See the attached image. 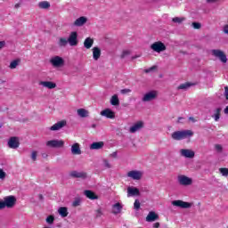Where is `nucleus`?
<instances>
[{
	"label": "nucleus",
	"instance_id": "1a4fd4ad",
	"mask_svg": "<svg viewBox=\"0 0 228 228\" xmlns=\"http://www.w3.org/2000/svg\"><path fill=\"white\" fill-rule=\"evenodd\" d=\"M172 206H175L176 208H181L182 209H190L192 204L190 202L183 201L181 200H173Z\"/></svg>",
	"mask_w": 228,
	"mask_h": 228
},
{
	"label": "nucleus",
	"instance_id": "72a5a7b5",
	"mask_svg": "<svg viewBox=\"0 0 228 228\" xmlns=\"http://www.w3.org/2000/svg\"><path fill=\"white\" fill-rule=\"evenodd\" d=\"M191 86H193V84L187 82L178 86L177 90H188V88H190Z\"/></svg>",
	"mask_w": 228,
	"mask_h": 228
},
{
	"label": "nucleus",
	"instance_id": "052dcab7",
	"mask_svg": "<svg viewBox=\"0 0 228 228\" xmlns=\"http://www.w3.org/2000/svg\"><path fill=\"white\" fill-rule=\"evenodd\" d=\"M14 8H20V4H16L15 5H14Z\"/></svg>",
	"mask_w": 228,
	"mask_h": 228
},
{
	"label": "nucleus",
	"instance_id": "cd10ccee",
	"mask_svg": "<svg viewBox=\"0 0 228 228\" xmlns=\"http://www.w3.org/2000/svg\"><path fill=\"white\" fill-rule=\"evenodd\" d=\"M94 45V38L92 37H86L84 41V47L86 49H91V47Z\"/></svg>",
	"mask_w": 228,
	"mask_h": 228
},
{
	"label": "nucleus",
	"instance_id": "f8f14e48",
	"mask_svg": "<svg viewBox=\"0 0 228 228\" xmlns=\"http://www.w3.org/2000/svg\"><path fill=\"white\" fill-rule=\"evenodd\" d=\"M69 176L73 177L74 179H86L88 177V175L86 172H78V171H71L69 173Z\"/></svg>",
	"mask_w": 228,
	"mask_h": 228
},
{
	"label": "nucleus",
	"instance_id": "13d9d810",
	"mask_svg": "<svg viewBox=\"0 0 228 228\" xmlns=\"http://www.w3.org/2000/svg\"><path fill=\"white\" fill-rule=\"evenodd\" d=\"M153 227H154V228H159V223H155V224H153Z\"/></svg>",
	"mask_w": 228,
	"mask_h": 228
},
{
	"label": "nucleus",
	"instance_id": "6e6d98bb",
	"mask_svg": "<svg viewBox=\"0 0 228 228\" xmlns=\"http://www.w3.org/2000/svg\"><path fill=\"white\" fill-rule=\"evenodd\" d=\"M4 45H6V42L0 41V49H3V47H4Z\"/></svg>",
	"mask_w": 228,
	"mask_h": 228
},
{
	"label": "nucleus",
	"instance_id": "4be33fe9",
	"mask_svg": "<svg viewBox=\"0 0 228 228\" xmlns=\"http://www.w3.org/2000/svg\"><path fill=\"white\" fill-rule=\"evenodd\" d=\"M71 154H73V156H79L81 154V148L79 146V143L76 142L72 144Z\"/></svg>",
	"mask_w": 228,
	"mask_h": 228
},
{
	"label": "nucleus",
	"instance_id": "09e8293b",
	"mask_svg": "<svg viewBox=\"0 0 228 228\" xmlns=\"http://www.w3.org/2000/svg\"><path fill=\"white\" fill-rule=\"evenodd\" d=\"M37 151H32L31 159H33L34 161H37Z\"/></svg>",
	"mask_w": 228,
	"mask_h": 228
},
{
	"label": "nucleus",
	"instance_id": "79ce46f5",
	"mask_svg": "<svg viewBox=\"0 0 228 228\" xmlns=\"http://www.w3.org/2000/svg\"><path fill=\"white\" fill-rule=\"evenodd\" d=\"M0 179L2 181H4V179H6V173L4 172V170L0 168Z\"/></svg>",
	"mask_w": 228,
	"mask_h": 228
},
{
	"label": "nucleus",
	"instance_id": "864d4df0",
	"mask_svg": "<svg viewBox=\"0 0 228 228\" xmlns=\"http://www.w3.org/2000/svg\"><path fill=\"white\" fill-rule=\"evenodd\" d=\"M223 31L225 35H228V24L224 26Z\"/></svg>",
	"mask_w": 228,
	"mask_h": 228
},
{
	"label": "nucleus",
	"instance_id": "f704fd0d",
	"mask_svg": "<svg viewBox=\"0 0 228 228\" xmlns=\"http://www.w3.org/2000/svg\"><path fill=\"white\" fill-rule=\"evenodd\" d=\"M184 20H186L184 17H175L172 19V22H175V24H183Z\"/></svg>",
	"mask_w": 228,
	"mask_h": 228
},
{
	"label": "nucleus",
	"instance_id": "b1692460",
	"mask_svg": "<svg viewBox=\"0 0 228 228\" xmlns=\"http://www.w3.org/2000/svg\"><path fill=\"white\" fill-rule=\"evenodd\" d=\"M158 218H159V216H158V214H156V212L151 211L146 216V222H156V220H158Z\"/></svg>",
	"mask_w": 228,
	"mask_h": 228
},
{
	"label": "nucleus",
	"instance_id": "393cba45",
	"mask_svg": "<svg viewBox=\"0 0 228 228\" xmlns=\"http://www.w3.org/2000/svg\"><path fill=\"white\" fill-rule=\"evenodd\" d=\"M102 147H104L103 142H95L90 145L91 151H99L100 149H102Z\"/></svg>",
	"mask_w": 228,
	"mask_h": 228
},
{
	"label": "nucleus",
	"instance_id": "e2e57ef3",
	"mask_svg": "<svg viewBox=\"0 0 228 228\" xmlns=\"http://www.w3.org/2000/svg\"><path fill=\"white\" fill-rule=\"evenodd\" d=\"M39 199H40V200H44V195L39 194Z\"/></svg>",
	"mask_w": 228,
	"mask_h": 228
},
{
	"label": "nucleus",
	"instance_id": "ddd939ff",
	"mask_svg": "<svg viewBox=\"0 0 228 228\" xmlns=\"http://www.w3.org/2000/svg\"><path fill=\"white\" fill-rule=\"evenodd\" d=\"M7 145L10 149H19L20 142H19L18 137H11L7 142Z\"/></svg>",
	"mask_w": 228,
	"mask_h": 228
},
{
	"label": "nucleus",
	"instance_id": "9b49d317",
	"mask_svg": "<svg viewBox=\"0 0 228 228\" xmlns=\"http://www.w3.org/2000/svg\"><path fill=\"white\" fill-rule=\"evenodd\" d=\"M142 175L143 173L138 170H132L127 173V177H130V179H134V181H140Z\"/></svg>",
	"mask_w": 228,
	"mask_h": 228
},
{
	"label": "nucleus",
	"instance_id": "6ab92c4d",
	"mask_svg": "<svg viewBox=\"0 0 228 228\" xmlns=\"http://www.w3.org/2000/svg\"><path fill=\"white\" fill-rule=\"evenodd\" d=\"M143 127V122L138 121L129 128V133L134 134Z\"/></svg>",
	"mask_w": 228,
	"mask_h": 228
},
{
	"label": "nucleus",
	"instance_id": "603ef678",
	"mask_svg": "<svg viewBox=\"0 0 228 228\" xmlns=\"http://www.w3.org/2000/svg\"><path fill=\"white\" fill-rule=\"evenodd\" d=\"M224 97H225L226 101H228V86L224 87Z\"/></svg>",
	"mask_w": 228,
	"mask_h": 228
},
{
	"label": "nucleus",
	"instance_id": "20e7f679",
	"mask_svg": "<svg viewBox=\"0 0 228 228\" xmlns=\"http://www.w3.org/2000/svg\"><path fill=\"white\" fill-rule=\"evenodd\" d=\"M150 47L151 51H154V53H163L164 51H167V45H165L161 41L154 42Z\"/></svg>",
	"mask_w": 228,
	"mask_h": 228
},
{
	"label": "nucleus",
	"instance_id": "ea45409f",
	"mask_svg": "<svg viewBox=\"0 0 228 228\" xmlns=\"http://www.w3.org/2000/svg\"><path fill=\"white\" fill-rule=\"evenodd\" d=\"M102 162L104 168H111V163H110V160L103 159Z\"/></svg>",
	"mask_w": 228,
	"mask_h": 228
},
{
	"label": "nucleus",
	"instance_id": "bf43d9fd",
	"mask_svg": "<svg viewBox=\"0 0 228 228\" xmlns=\"http://www.w3.org/2000/svg\"><path fill=\"white\" fill-rule=\"evenodd\" d=\"M216 1H219V0H207V3H216Z\"/></svg>",
	"mask_w": 228,
	"mask_h": 228
},
{
	"label": "nucleus",
	"instance_id": "412c9836",
	"mask_svg": "<svg viewBox=\"0 0 228 228\" xmlns=\"http://www.w3.org/2000/svg\"><path fill=\"white\" fill-rule=\"evenodd\" d=\"M84 195H86L87 199H90V200H97V199H99V196L90 190L84 191Z\"/></svg>",
	"mask_w": 228,
	"mask_h": 228
},
{
	"label": "nucleus",
	"instance_id": "69168bd1",
	"mask_svg": "<svg viewBox=\"0 0 228 228\" xmlns=\"http://www.w3.org/2000/svg\"><path fill=\"white\" fill-rule=\"evenodd\" d=\"M4 83H6L4 80H0V85H4Z\"/></svg>",
	"mask_w": 228,
	"mask_h": 228
},
{
	"label": "nucleus",
	"instance_id": "473e14b6",
	"mask_svg": "<svg viewBox=\"0 0 228 228\" xmlns=\"http://www.w3.org/2000/svg\"><path fill=\"white\" fill-rule=\"evenodd\" d=\"M38 7L41 8V10H49L51 4L47 1H43L38 4Z\"/></svg>",
	"mask_w": 228,
	"mask_h": 228
},
{
	"label": "nucleus",
	"instance_id": "423d86ee",
	"mask_svg": "<svg viewBox=\"0 0 228 228\" xmlns=\"http://www.w3.org/2000/svg\"><path fill=\"white\" fill-rule=\"evenodd\" d=\"M50 63H51V65H53V67L60 68V67H63V65H65V60H63V58L56 55L50 59Z\"/></svg>",
	"mask_w": 228,
	"mask_h": 228
},
{
	"label": "nucleus",
	"instance_id": "c9c22d12",
	"mask_svg": "<svg viewBox=\"0 0 228 228\" xmlns=\"http://www.w3.org/2000/svg\"><path fill=\"white\" fill-rule=\"evenodd\" d=\"M219 172L224 177H228V168L227 167L219 168Z\"/></svg>",
	"mask_w": 228,
	"mask_h": 228
},
{
	"label": "nucleus",
	"instance_id": "9d476101",
	"mask_svg": "<svg viewBox=\"0 0 228 228\" xmlns=\"http://www.w3.org/2000/svg\"><path fill=\"white\" fill-rule=\"evenodd\" d=\"M4 202L5 204V208H8L9 209H11L12 208H13V206H15V204H17V198L12 195L4 197Z\"/></svg>",
	"mask_w": 228,
	"mask_h": 228
},
{
	"label": "nucleus",
	"instance_id": "39448f33",
	"mask_svg": "<svg viewBox=\"0 0 228 228\" xmlns=\"http://www.w3.org/2000/svg\"><path fill=\"white\" fill-rule=\"evenodd\" d=\"M212 56L218 58L222 63H227V55L224 53V51L219 49L211 50Z\"/></svg>",
	"mask_w": 228,
	"mask_h": 228
},
{
	"label": "nucleus",
	"instance_id": "e433bc0d",
	"mask_svg": "<svg viewBox=\"0 0 228 228\" xmlns=\"http://www.w3.org/2000/svg\"><path fill=\"white\" fill-rule=\"evenodd\" d=\"M78 206H81V198H75L74 201L72 202V207L77 208Z\"/></svg>",
	"mask_w": 228,
	"mask_h": 228
},
{
	"label": "nucleus",
	"instance_id": "4468645a",
	"mask_svg": "<svg viewBox=\"0 0 228 228\" xmlns=\"http://www.w3.org/2000/svg\"><path fill=\"white\" fill-rule=\"evenodd\" d=\"M65 126H67V121L66 120H61L57 123H55L54 125H53L49 130L50 131H60V129H63V127H65Z\"/></svg>",
	"mask_w": 228,
	"mask_h": 228
},
{
	"label": "nucleus",
	"instance_id": "2f4dec72",
	"mask_svg": "<svg viewBox=\"0 0 228 228\" xmlns=\"http://www.w3.org/2000/svg\"><path fill=\"white\" fill-rule=\"evenodd\" d=\"M58 45L59 47H67L69 45V39L67 37H60Z\"/></svg>",
	"mask_w": 228,
	"mask_h": 228
},
{
	"label": "nucleus",
	"instance_id": "5fc2aeb1",
	"mask_svg": "<svg viewBox=\"0 0 228 228\" xmlns=\"http://www.w3.org/2000/svg\"><path fill=\"white\" fill-rule=\"evenodd\" d=\"M118 154L117 151L112 152L111 154H110V158H118Z\"/></svg>",
	"mask_w": 228,
	"mask_h": 228
},
{
	"label": "nucleus",
	"instance_id": "37998d69",
	"mask_svg": "<svg viewBox=\"0 0 228 228\" xmlns=\"http://www.w3.org/2000/svg\"><path fill=\"white\" fill-rule=\"evenodd\" d=\"M192 28L194 29H200V28H202V25L200 22H192Z\"/></svg>",
	"mask_w": 228,
	"mask_h": 228
},
{
	"label": "nucleus",
	"instance_id": "aec40b11",
	"mask_svg": "<svg viewBox=\"0 0 228 228\" xmlns=\"http://www.w3.org/2000/svg\"><path fill=\"white\" fill-rule=\"evenodd\" d=\"M140 195V190L136 187H128L127 188V197H134Z\"/></svg>",
	"mask_w": 228,
	"mask_h": 228
},
{
	"label": "nucleus",
	"instance_id": "7ed1b4c3",
	"mask_svg": "<svg viewBox=\"0 0 228 228\" xmlns=\"http://www.w3.org/2000/svg\"><path fill=\"white\" fill-rule=\"evenodd\" d=\"M158 99V91L152 90L146 94L142 98V102H151V101H156Z\"/></svg>",
	"mask_w": 228,
	"mask_h": 228
},
{
	"label": "nucleus",
	"instance_id": "c756f323",
	"mask_svg": "<svg viewBox=\"0 0 228 228\" xmlns=\"http://www.w3.org/2000/svg\"><path fill=\"white\" fill-rule=\"evenodd\" d=\"M111 106H120V100L118 99V94H114L110 98Z\"/></svg>",
	"mask_w": 228,
	"mask_h": 228
},
{
	"label": "nucleus",
	"instance_id": "bb28decb",
	"mask_svg": "<svg viewBox=\"0 0 228 228\" xmlns=\"http://www.w3.org/2000/svg\"><path fill=\"white\" fill-rule=\"evenodd\" d=\"M58 213L62 218H66V216H69V209L67 208V207L59 208Z\"/></svg>",
	"mask_w": 228,
	"mask_h": 228
},
{
	"label": "nucleus",
	"instance_id": "2eb2a0df",
	"mask_svg": "<svg viewBox=\"0 0 228 228\" xmlns=\"http://www.w3.org/2000/svg\"><path fill=\"white\" fill-rule=\"evenodd\" d=\"M86 22H88V18L82 16V17H79L78 19H77L73 22V26H75L76 28H81V27L85 26V24Z\"/></svg>",
	"mask_w": 228,
	"mask_h": 228
},
{
	"label": "nucleus",
	"instance_id": "0eeeda50",
	"mask_svg": "<svg viewBox=\"0 0 228 228\" xmlns=\"http://www.w3.org/2000/svg\"><path fill=\"white\" fill-rule=\"evenodd\" d=\"M68 44L70 47H76L77 44H79V40L77 39V32L72 31L69 33L68 37Z\"/></svg>",
	"mask_w": 228,
	"mask_h": 228
},
{
	"label": "nucleus",
	"instance_id": "de8ad7c7",
	"mask_svg": "<svg viewBox=\"0 0 228 228\" xmlns=\"http://www.w3.org/2000/svg\"><path fill=\"white\" fill-rule=\"evenodd\" d=\"M215 149L217 152H222V151H223L222 145H220V144H216Z\"/></svg>",
	"mask_w": 228,
	"mask_h": 228
},
{
	"label": "nucleus",
	"instance_id": "a211bd4d",
	"mask_svg": "<svg viewBox=\"0 0 228 228\" xmlns=\"http://www.w3.org/2000/svg\"><path fill=\"white\" fill-rule=\"evenodd\" d=\"M39 85L44 86L45 88H48V90H53L56 88V83L52 81H40Z\"/></svg>",
	"mask_w": 228,
	"mask_h": 228
},
{
	"label": "nucleus",
	"instance_id": "a878e982",
	"mask_svg": "<svg viewBox=\"0 0 228 228\" xmlns=\"http://www.w3.org/2000/svg\"><path fill=\"white\" fill-rule=\"evenodd\" d=\"M101 58V48L95 46L93 48V59L97 61Z\"/></svg>",
	"mask_w": 228,
	"mask_h": 228
},
{
	"label": "nucleus",
	"instance_id": "a19ab883",
	"mask_svg": "<svg viewBox=\"0 0 228 228\" xmlns=\"http://www.w3.org/2000/svg\"><path fill=\"white\" fill-rule=\"evenodd\" d=\"M46 222L49 224V225H53L54 224V216H47Z\"/></svg>",
	"mask_w": 228,
	"mask_h": 228
},
{
	"label": "nucleus",
	"instance_id": "58836bf2",
	"mask_svg": "<svg viewBox=\"0 0 228 228\" xmlns=\"http://www.w3.org/2000/svg\"><path fill=\"white\" fill-rule=\"evenodd\" d=\"M20 61V60H14L10 63V69H17V67L19 66V62Z\"/></svg>",
	"mask_w": 228,
	"mask_h": 228
},
{
	"label": "nucleus",
	"instance_id": "dca6fc26",
	"mask_svg": "<svg viewBox=\"0 0 228 228\" xmlns=\"http://www.w3.org/2000/svg\"><path fill=\"white\" fill-rule=\"evenodd\" d=\"M180 154L183 158H189V159L195 158V151H193L191 150H188V149L180 150Z\"/></svg>",
	"mask_w": 228,
	"mask_h": 228
},
{
	"label": "nucleus",
	"instance_id": "4d7b16f0",
	"mask_svg": "<svg viewBox=\"0 0 228 228\" xmlns=\"http://www.w3.org/2000/svg\"><path fill=\"white\" fill-rule=\"evenodd\" d=\"M189 120H191V122H197V120H195V118L193 117H190Z\"/></svg>",
	"mask_w": 228,
	"mask_h": 228
},
{
	"label": "nucleus",
	"instance_id": "a18cd8bd",
	"mask_svg": "<svg viewBox=\"0 0 228 228\" xmlns=\"http://www.w3.org/2000/svg\"><path fill=\"white\" fill-rule=\"evenodd\" d=\"M152 70H156V66H152L149 69H144L145 74H149L150 72H152Z\"/></svg>",
	"mask_w": 228,
	"mask_h": 228
},
{
	"label": "nucleus",
	"instance_id": "5701e85b",
	"mask_svg": "<svg viewBox=\"0 0 228 228\" xmlns=\"http://www.w3.org/2000/svg\"><path fill=\"white\" fill-rule=\"evenodd\" d=\"M123 206H122V204H120V203H116V204H114L113 206H112V213H113V215H118V214H120V213H122V209H123Z\"/></svg>",
	"mask_w": 228,
	"mask_h": 228
},
{
	"label": "nucleus",
	"instance_id": "f3484780",
	"mask_svg": "<svg viewBox=\"0 0 228 228\" xmlns=\"http://www.w3.org/2000/svg\"><path fill=\"white\" fill-rule=\"evenodd\" d=\"M102 117H106V118H115V113L111 109H105L100 112Z\"/></svg>",
	"mask_w": 228,
	"mask_h": 228
},
{
	"label": "nucleus",
	"instance_id": "c85d7f7f",
	"mask_svg": "<svg viewBox=\"0 0 228 228\" xmlns=\"http://www.w3.org/2000/svg\"><path fill=\"white\" fill-rule=\"evenodd\" d=\"M220 113H222V108H216L214 110L212 118H214L216 122H218V120H220Z\"/></svg>",
	"mask_w": 228,
	"mask_h": 228
},
{
	"label": "nucleus",
	"instance_id": "0e129e2a",
	"mask_svg": "<svg viewBox=\"0 0 228 228\" xmlns=\"http://www.w3.org/2000/svg\"><path fill=\"white\" fill-rule=\"evenodd\" d=\"M91 127H93V129H95V127H97V125L93 124V125L91 126Z\"/></svg>",
	"mask_w": 228,
	"mask_h": 228
},
{
	"label": "nucleus",
	"instance_id": "338daca9",
	"mask_svg": "<svg viewBox=\"0 0 228 228\" xmlns=\"http://www.w3.org/2000/svg\"><path fill=\"white\" fill-rule=\"evenodd\" d=\"M1 127H3V125H2V123H0V129H1Z\"/></svg>",
	"mask_w": 228,
	"mask_h": 228
},
{
	"label": "nucleus",
	"instance_id": "7c9ffc66",
	"mask_svg": "<svg viewBox=\"0 0 228 228\" xmlns=\"http://www.w3.org/2000/svg\"><path fill=\"white\" fill-rule=\"evenodd\" d=\"M77 113L78 117H81V118H86V117H88V115L90 114V112H88V110H86V109H78L77 110Z\"/></svg>",
	"mask_w": 228,
	"mask_h": 228
},
{
	"label": "nucleus",
	"instance_id": "8fccbe9b",
	"mask_svg": "<svg viewBox=\"0 0 228 228\" xmlns=\"http://www.w3.org/2000/svg\"><path fill=\"white\" fill-rule=\"evenodd\" d=\"M130 53L129 51H124L121 54V58H125L126 56H129Z\"/></svg>",
	"mask_w": 228,
	"mask_h": 228
},
{
	"label": "nucleus",
	"instance_id": "49530a36",
	"mask_svg": "<svg viewBox=\"0 0 228 228\" xmlns=\"http://www.w3.org/2000/svg\"><path fill=\"white\" fill-rule=\"evenodd\" d=\"M120 94L126 95V94H131V89H121Z\"/></svg>",
	"mask_w": 228,
	"mask_h": 228
},
{
	"label": "nucleus",
	"instance_id": "3c124183",
	"mask_svg": "<svg viewBox=\"0 0 228 228\" xmlns=\"http://www.w3.org/2000/svg\"><path fill=\"white\" fill-rule=\"evenodd\" d=\"M4 208H6L4 200H0V210L4 209Z\"/></svg>",
	"mask_w": 228,
	"mask_h": 228
},
{
	"label": "nucleus",
	"instance_id": "f257e3e1",
	"mask_svg": "<svg viewBox=\"0 0 228 228\" xmlns=\"http://www.w3.org/2000/svg\"><path fill=\"white\" fill-rule=\"evenodd\" d=\"M191 136H193V131L191 130L175 131L171 134V138L177 142L185 140V138H191Z\"/></svg>",
	"mask_w": 228,
	"mask_h": 228
},
{
	"label": "nucleus",
	"instance_id": "6e6552de",
	"mask_svg": "<svg viewBox=\"0 0 228 228\" xmlns=\"http://www.w3.org/2000/svg\"><path fill=\"white\" fill-rule=\"evenodd\" d=\"M65 145L63 140H50L46 142V147H52L53 149H61Z\"/></svg>",
	"mask_w": 228,
	"mask_h": 228
},
{
	"label": "nucleus",
	"instance_id": "680f3d73",
	"mask_svg": "<svg viewBox=\"0 0 228 228\" xmlns=\"http://www.w3.org/2000/svg\"><path fill=\"white\" fill-rule=\"evenodd\" d=\"M224 113L225 115H228V106H226V108L224 109Z\"/></svg>",
	"mask_w": 228,
	"mask_h": 228
},
{
	"label": "nucleus",
	"instance_id": "f03ea898",
	"mask_svg": "<svg viewBox=\"0 0 228 228\" xmlns=\"http://www.w3.org/2000/svg\"><path fill=\"white\" fill-rule=\"evenodd\" d=\"M177 181L181 186H191V184H193V179L184 175H179L177 176Z\"/></svg>",
	"mask_w": 228,
	"mask_h": 228
},
{
	"label": "nucleus",
	"instance_id": "4c0bfd02",
	"mask_svg": "<svg viewBox=\"0 0 228 228\" xmlns=\"http://www.w3.org/2000/svg\"><path fill=\"white\" fill-rule=\"evenodd\" d=\"M104 213L102 212V208H99L98 209L95 210V218H101Z\"/></svg>",
	"mask_w": 228,
	"mask_h": 228
},
{
	"label": "nucleus",
	"instance_id": "c03bdc74",
	"mask_svg": "<svg viewBox=\"0 0 228 228\" xmlns=\"http://www.w3.org/2000/svg\"><path fill=\"white\" fill-rule=\"evenodd\" d=\"M134 208L136 209V211H138V209H140V200H135V201L134 203Z\"/></svg>",
	"mask_w": 228,
	"mask_h": 228
}]
</instances>
